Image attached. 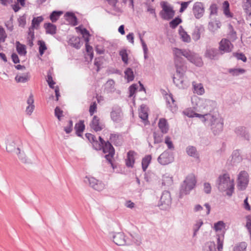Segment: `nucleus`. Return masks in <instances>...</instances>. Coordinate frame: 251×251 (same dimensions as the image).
I'll use <instances>...</instances> for the list:
<instances>
[{
	"instance_id": "nucleus-1",
	"label": "nucleus",
	"mask_w": 251,
	"mask_h": 251,
	"mask_svg": "<svg viewBox=\"0 0 251 251\" xmlns=\"http://www.w3.org/2000/svg\"><path fill=\"white\" fill-rule=\"evenodd\" d=\"M174 62L176 72L186 71V68L184 65V60L182 56L186 57L190 62L200 67L202 65L201 58L196 53L187 50H181L178 48L173 49Z\"/></svg>"
},
{
	"instance_id": "nucleus-2",
	"label": "nucleus",
	"mask_w": 251,
	"mask_h": 251,
	"mask_svg": "<svg viewBox=\"0 0 251 251\" xmlns=\"http://www.w3.org/2000/svg\"><path fill=\"white\" fill-rule=\"evenodd\" d=\"M202 122H207L210 125L211 130L215 135L220 134L223 130L224 121L216 113L205 114Z\"/></svg>"
},
{
	"instance_id": "nucleus-3",
	"label": "nucleus",
	"mask_w": 251,
	"mask_h": 251,
	"mask_svg": "<svg viewBox=\"0 0 251 251\" xmlns=\"http://www.w3.org/2000/svg\"><path fill=\"white\" fill-rule=\"evenodd\" d=\"M216 185L220 191H226V194L230 197L234 191V183L230 179L228 174H224L219 176L217 181Z\"/></svg>"
},
{
	"instance_id": "nucleus-4",
	"label": "nucleus",
	"mask_w": 251,
	"mask_h": 251,
	"mask_svg": "<svg viewBox=\"0 0 251 251\" xmlns=\"http://www.w3.org/2000/svg\"><path fill=\"white\" fill-rule=\"evenodd\" d=\"M195 100L198 110L203 113V114L212 113L216 107V102L209 99L195 98L192 100Z\"/></svg>"
},
{
	"instance_id": "nucleus-5",
	"label": "nucleus",
	"mask_w": 251,
	"mask_h": 251,
	"mask_svg": "<svg viewBox=\"0 0 251 251\" xmlns=\"http://www.w3.org/2000/svg\"><path fill=\"white\" fill-rule=\"evenodd\" d=\"M197 183L195 175L193 174L188 175L181 184L179 194L182 197L184 195L189 194L190 192L194 188Z\"/></svg>"
},
{
	"instance_id": "nucleus-6",
	"label": "nucleus",
	"mask_w": 251,
	"mask_h": 251,
	"mask_svg": "<svg viewBox=\"0 0 251 251\" xmlns=\"http://www.w3.org/2000/svg\"><path fill=\"white\" fill-rule=\"evenodd\" d=\"M185 71L176 72L173 76V82L179 89L186 88L189 85V80L184 75Z\"/></svg>"
},
{
	"instance_id": "nucleus-7",
	"label": "nucleus",
	"mask_w": 251,
	"mask_h": 251,
	"mask_svg": "<svg viewBox=\"0 0 251 251\" xmlns=\"http://www.w3.org/2000/svg\"><path fill=\"white\" fill-rule=\"evenodd\" d=\"M42 17L39 16L35 17L32 20L31 25L28 28V36L27 37V43L30 46L32 47L33 45V41L34 39V29H37L40 24L43 21Z\"/></svg>"
},
{
	"instance_id": "nucleus-8",
	"label": "nucleus",
	"mask_w": 251,
	"mask_h": 251,
	"mask_svg": "<svg viewBox=\"0 0 251 251\" xmlns=\"http://www.w3.org/2000/svg\"><path fill=\"white\" fill-rule=\"evenodd\" d=\"M171 203L172 199L170 192L167 191H163L158 203L160 209L163 210H168L170 208Z\"/></svg>"
},
{
	"instance_id": "nucleus-9",
	"label": "nucleus",
	"mask_w": 251,
	"mask_h": 251,
	"mask_svg": "<svg viewBox=\"0 0 251 251\" xmlns=\"http://www.w3.org/2000/svg\"><path fill=\"white\" fill-rule=\"evenodd\" d=\"M17 70L23 71L22 73L20 72L17 73V82L25 83L29 80L30 74L25 66L17 65Z\"/></svg>"
},
{
	"instance_id": "nucleus-10",
	"label": "nucleus",
	"mask_w": 251,
	"mask_h": 251,
	"mask_svg": "<svg viewBox=\"0 0 251 251\" xmlns=\"http://www.w3.org/2000/svg\"><path fill=\"white\" fill-rule=\"evenodd\" d=\"M162 7L163 9L160 12V15L163 19L169 20L173 18L175 11L172 7L168 5L166 2H163Z\"/></svg>"
},
{
	"instance_id": "nucleus-11",
	"label": "nucleus",
	"mask_w": 251,
	"mask_h": 251,
	"mask_svg": "<svg viewBox=\"0 0 251 251\" xmlns=\"http://www.w3.org/2000/svg\"><path fill=\"white\" fill-rule=\"evenodd\" d=\"M101 149L104 153H108L105 155V158L112 163V159L115 154V150L109 141H107L102 145Z\"/></svg>"
},
{
	"instance_id": "nucleus-12",
	"label": "nucleus",
	"mask_w": 251,
	"mask_h": 251,
	"mask_svg": "<svg viewBox=\"0 0 251 251\" xmlns=\"http://www.w3.org/2000/svg\"><path fill=\"white\" fill-rule=\"evenodd\" d=\"M172 153L166 150L162 153L158 157V162L162 165H168L174 161Z\"/></svg>"
},
{
	"instance_id": "nucleus-13",
	"label": "nucleus",
	"mask_w": 251,
	"mask_h": 251,
	"mask_svg": "<svg viewBox=\"0 0 251 251\" xmlns=\"http://www.w3.org/2000/svg\"><path fill=\"white\" fill-rule=\"evenodd\" d=\"M233 48V45L227 39H222L219 43V50L221 54L226 52H231Z\"/></svg>"
},
{
	"instance_id": "nucleus-14",
	"label": "nucleus",
	"mask_w": 251,
	"mask_h": 251,
	"mask_svg": "<svg viewBox=\"0 0 251 251\" xmlns=\"http://www.w3.org/2000/svg\"><path fill=\"white\" fill-rule=\"evenodd\" d=\"M249 182V176L244 171H241L238 175V186L239 189L243 190L246 189Z\"/></svg>"
},
{
	"instance_id": "nucleus-15",
	"label": "nucleus",
	"mask_w": 251,
	"mask_h": 251,
	"mask_svg": "<svg viewBox=\"0 0 251 251\" xmlns=\"http://www.w3.org/2000/svg\"><path fill=\"white\" fill-rule=\"evenodd\" d=\"M84 181L86 183L88 182L90 186L96 190L100 191L102 190L105 187V185L101 181H100L94 177H85Z\"/></svg>"
},
{
	"instance_id": "nucleus-16",
	"label": "nucleus",
	"mask_w": 251,
	"mask_h": 251,
	"mask_svg": "<svg viewBox=\"0 0 251 251\" xmlns=\"http://www.w3.org/2000/svg\"><path fill=\"white\" fill-rule=\"evenodd\" d=\"M204 9L203 4L200 2H195L193 5V12L197 19L201 18L204 13Z\"/></svg>"
},
{
	"instance_id": "nucleus-17",
	"label": "nucleus",
	"mask_w": 251,
	"mask_h": 251,
	"mask_svg": "<svg viewBox=\"0 0 251 251\" xmlns=\"http://www.w3.org/2000/svg\"><path fill=\"white\" fill-rule=\"evenodd\" d=\"M90 126L96 132H97L101 131L104 127V125L100 121L98 117L94 116L90 123Z\"/></svg>"
},
{
	"instance_id": "nucleus-18",
	"label": "nucleus",
	"mask_w": 251,
	"mask_h": 251,
	"mask_svg": "<svg viewBox=\"0 0 251 251\" xmlns=\"http://www.w3.org/2000/svg\"><path fill=\"white\" fill-rule=\"evenodd\" d=\"M204 206L205 208L200 204L196 205L194 207V212H200L202 216L208 215L210 213L211 206L207 203H205Z\"/></svg>"
},
{
	"instance_id": "nucleus-19",
	"label": "nucleus",
	"mask_w": 251,
	"mask_h": 251,
	"mask_svg": "<svg viewBox=\"0 0 251 251\" xmlns=\"http://www.w3.org/2000/svg\"><path fill=\"white\" fill-rule=\"evenodd\" d=\"M122 110L119 107H115L112 108L110 113L111 119L115 122H119L122 120Z\"/></svg>"
},
{
	"instance_id": "nucleus-20",
	"label": "nucleus",
	"mask_w": 251,
	"mask_h": 251,
	"mask_svg": "<svg viewBox=\"0 0 251 251\" xmlns=\"http://www.w3.org/2000/svg\"><path fill=\"white\" fill-rule=\"evenodd\" d=\"M113 242L118 246H124L126 244V239L123 233L119 232L113 235Z\"/></svg>"
},
{
	"instance_id": "nucleus-21",
	"label": "nucleus",
	"mask_w": 251,
	"mask_h": 251,
	"mask_svg": "<svg viewBox=\"0 0 251 251\" xmlns=\"http://www.w3.org/2000/svg\"><path fill=\"white\" fill-rule=\"evenodd\" d=\"M234 132L238 136L246 140L249 139L250 135L246 127L244 126L237 127L235 128Z\"/></svg>"
},
{
	"instance_id": "nucleus-22",
	"label": "nucleus",
	"mask_w": 251,
	"mask_h": 251,
	"mask_svg": "<svg viewBox=\"0 0 251 251\" xmlns=\"http://www.w3.org/2000/svg\"><path fill=\"white\" fill-rule=\"evenodd\" d=\"M136 154L137 153L133 151H130L127 152V158L126 159V164L127 167H133Z\"/></svg>"
},
{
	"instance_id": "nucleus-23",
	"label": "nucleus",
	"mask_w": 251,
	"mask_h": 251,
	"mask_svg": "<svg viewBox=\"0 0 251 251\" xmlns=\"http://www.w3.org/2000/svg\"><path fill=\"white\" fill-rule=\"evenodd\" d=\"M221 54L219 50L215 48H210L206 50L205 55L211 59H217Z\"/></svg>"
},
{
	"instance_id": "nucleus-24",
	"label": "nucleus",
	"mask_w": 251,
	"mask_h": 251,
	"mask_svg": "<svg viewBox=\"0 0 251 251\" xmlns=\"http://www.w3.org/2000/svg\"><path fill=\"white\" fill-rule=\"evenodd\" d=\"M242 6L247 20L251 19V0H246Z\"/></svg>"
},
{
	"instance_id": "nucleus-25",
	"label": "nucleus",
	"mask_w": 251,
	"mask_h": 251,
	"mask_svg": "<svg viewBox=\"0 0 251 251\" xmlns=\"http://www.w3.org/2000/svg\"><path fill=\"white\" fill-rule=\"evenodd\" d=\"M204 31V28L202 25L195 27L192 33V38L194 40L198 41L201 38V35Z\"/></svg>"
},
{
	"instance_id": "nucleus-26",
	"label": "nucleus",
	"mask_w": 251,
	"mask_h": 251,
	"mask_svg": "<svg viewBox=\"0 0 251 251\" xmlns=\"http://www.w3.org/2000/svg\"><path fill=\"white\" fill-rule=\"evenodd\" d=\"M85 136L90 142L92 144L95 150H100V144H99V141L96 139V137L94 135L91 133H86L85 134Z\"/></svg>"
},
{
	"instance_id": "nucleus-27",
	"label": "nucleus",
	"mask_w": 251,
	"mask_h": 251,
	"mask_svg": "<svg viewBox=\"0 0 251 251\" xmlns=\"http://www.w3.org/2000/svg\"><path fill=\"white\" fill-rule=\"evenodd\" d=\"M183 113L185 115L190 118H192L194 117H198L201 120L202 122L203 121V119L205 117V114H201L197 113L191 109H185V110L183 111Z\"/></svg>"
},
{
	"instance_id": "nucleus-28",
	"label": "nucleus",
	"mask_w": 251,
	"mask_h": 251,
	"mask_svg": "<svg viewBox=\"0 0 251 251\" xmlns=\"http://www.w3.org/2000/svg\"><path fill=\"white\" fill-rule=\"evenodd\" d=\"M186 151L188 155L197 159H199L200 154L195 147L192 146H188L186 149Z\"/></svg>"
},
{
	"instance_id": "nucleus-29",
	"label": "nucleus",
	"mask_w": 251,
	"mask_h": 251,
	"mask_svg": "<svg viewBox=\"0 0 251 251\" xmlns=\"http://www.w3.org/2000/svg\"><path fill=\"white\" fill-rule=\"evenodd\" d=\"M33 96L32 94H30L27 100V103L28 106L26 108L25 112L27 115H30L33 111L34 109V105Z\"/></svg>"
},
{
	"instance_id": "nucleus-30",
	"label": "nucleus",
	"mask_w": 251,
	"mask_h": 251,
	"mask_svg": "<svg viewBox=\"0 0 251 251\" xmlns=\"http://www.w3.org/2000/svg\"><path fill=\"white\" fill-rule=\"evenodd\" d=\"M221 24L218 20L209 22L208 25V29L211 32L215 33L220 28Z\"/></svg>"
},
{
	"instance_id": "nucleus-31",
	"label": "nucleus",
	"mask_w": 251,
	"mask_h": 251,
	"mask_svg": "<svg viewBox=\"0 0 251 251\" xmlns=\"http://www.w3.org/2000/svg\"><path fill=\"white\" fill-rule=\"evenodd\" d=\"M158 127L163 133H167L169 130V125L167 120L164 118L160 119Z\"/></svg>"
},
{
	"instance_id": "nucleus-32",
	"label": "nucleus",
	"mask_w": 251,
	"mask_h": 251,
	"mask_svg": "<svg viewBox=\"0 0 251 251\" xmlns=\"http://www.w3.org/2000/svg\"><path fill=\"white\" fill-rule=\"evenodd\" d=\"M242 160V157L240 155L239 151L235 150L233 151L231 156V163L234 165L240 162Z\"/></svg>"
},
{
	"instance_id": "nucleus-33",
	"label": "nucleus",
	"mask_w": 251,
	"mask_h": 251,
	"mask_svg": "<svg viewBox=\"0 0 251 251\" xmlns=\"http://www.w3.org/2000/svg\"><path fill=\"white\" fill-rule=\"evenodd\" d=\"M65 17L67 21L73 25H77V18L73 13L67 12L65 14Z\"/></svg>"
},
{
	"instance_id": "nucleus-34",
	"label": "nucleus",
	"mask_w": 251,
	"mask_h": 251,
	"mask_svg": "<svg viewBox=\"0 0 251 251\" xmlns=\"http://www.w3.org/2000/svg\"><path fill=\"white\" fill-rule=\"evenodd\" d=\"M192 85L194 93L199 95H202L204 93V89L201 83H197L195 82H193Z\"/></svg>"
},
{
	"instance_id": "nucleus-35",
	"label": "nucleus",
	"mask_w": 251,
	"mask_h": 251,
	"mask_svg": "<svg viewBox=\"0 0 251 251\" xmlns=\"http://www.w3.org/2000/svg\"><path fill=\"white\" fill-rule=\"evenodd\" d=\"M44 27L47 34L53 35L56 33V26L51 23H46L44 25Z\"/></svg>"
},
{
	"instance_id": "nucleus-36",
	"label": "nucleus",
	"mask_w": 251,
	"mask_h": 251,
	"mask_svg": "<svg viewBox=\"0 0 251 251\" xmlns=\"http://www.w3.org/2000/svg\"><path fill=\"white\" fill-rule=\"evenodd\" d=\"M173 183V177L170 174H165L162 176V184L168 186H171Z\"/></svg>"
},
{
	"instance_id": "nucleus-37",
	"label": "nucleus",
	"mask_w": 251,
	"mask_h": 251,
	"mask_svg": "<svg viewBox=\"0 0 251 251\" xmlns=\"http://www.w3.org/2000/svg\"><path fill=\"white\" fill-rule=\"evenodd\" d=\"M179 34L180 36H181V38H182V40L184 42H190L191 41V38L190 36L187 34L186 32L185 31L184 29L182 28L181 26H180L179 27Z\"/></svg>"
},
{
	"instance_id": "nucleus-38",
	"label": "nucleus",
	"mask_w": 251,
	"mask_h": 251,
	"mask_svg": "<svg viewBox=\"0 0 251 251\" xmlns=\"http://www.w3.org/2000/svg\"><path fill=\"white\" fill-rule=\"evenodd\" d=\"M80 39L79 38L75 36H73L69 41V43L74 48L78 49L80 48Z\"/></svg>"
},
{
	"instance_id": "nucleus-39",
	"label": "nucleus",
	"mask_w": 251,
	"mask_h": 251,
	"mask_svg": "<svg viewBox=\"0 0 251 251\" xmlns=\"http://www.w3.org/2000/svg\"><path fill=\"white\" fill-rule=\"evenodd\" d=\"M84 128L85 126L83 121H80L75 124V129L78 136H81V133L83 131Z\"/></svg>"
},
{
	"instance_id": "nucleus-40",
	"label": "nucleus",
	"mask_w": 251,
	"mask_h": 251,
	"mask_svg": "<svg viewBox=\"0 0 251 251\" xmlns=\"http://www.w3.org/2000/svg\"><path fill=\"white\" fill-rule=\"evenodd\" d=\"M110 140L116 146H120L122 144V140L119 134H111Z\"/></svg>"
},
{
	"instance_id": "nucleus-41",
	"label": "nucleus",
	"mask_w": 251,
	"mask_h": 251,
	"mask_svg": "<svg viewBox=\"0 0 251 251\" xmlns=\"http://www.w3.org/2000/svg\"><path fill=\"white\" fill-rule=\"evenodd\" d=\"M167 102L169 104V106L170 107L171 111L173 112H176L177 110L176 105L175 103V100L173 99L172 95H169V97L167 98Z\"/></svg>"
},
{
	"instance_id": "nucleus-42",
	"label": "nucleus",
	"mask_w": 251,
	"mask_h": 251,
	"mask_svg": "<svg viewBox=\"0 0 251 251\" xmlns=\"http://www.w3.org/2000/svg\"><path fill=\"white\" fill-rule=\"evenodd\" d=\"M17 52L21 55H25L26 53V46L17 41Z\"/></svg>"
},
{
	"instance_id": "nucleus-43",
	"label": "nucleus",
	"mask_w": 251,
	"mask_h": 251,
	"mask_svg": "<svg viewBox=\"0 0 251 251\" xmlns=\"http://www.w3.org/2000/svg\"><path fill=\"white\" fill-rule=\"evenodd\" d=\"M203 251H216L215 244L213 242H207L203 247Z\"/></svg>"
},
{
	"instance_id": "nucleus-44",
	"label": "nucleus",
	"mask_w": 251,
	"mask_h": 251,
	"mask_svg": "<svg viewBox=\"0 0 251 251\" xmlns=\"http://www.w3.org/2000/svg\"><path fill=\"white\" fill-rule=\"evenodd\" d=\"M151 159V155H148L143 158L142 161V169L143 171H145L147 169Z\"/></svg>"
},
{
	"instance_id": "nucleus-45",
	"label": "nucleus",
	"mask_w": 251,
	"mask_h": 251,
	"mask_svg": "<svg viewBox=\"0 0 251 251\" xmlns=\"http://www.w3.org/2000/svg\"><path fill=\"white\" fill-rule=\"evenodd\" d=\"M7 37V35L4 28L0 25V50H3V47L1 45V43H4Z\"/></svg>"
},
{
	"instance_id": "nucleus-46",
	"label": "nucleus",
	"mask_w": 251,
	"mask_h": 251,
	"mask_svg": "<svg viewBox=\"0 0 251 251\" xmlns=\"http://www.w3.org/2000/svg\"><path fill=\"white\" fill-rule=\"evenodd\" d=\"M225 223L222 221H220L214 224L213 228L216 232H218L222 231L223 229H225Z\"/></svg>"
},
{
	"instance_id": "nucleus-47",
	"label": "nucleus",
	"mask_w": 251,
	"mask_h": 251,
	"mask_svg": "<svg viewBox=\"0 0 251 251\" xmlns=\"http://www.w3.org/2000/svg\"><path fill=\"white\" fill-rule=\"evenodd\" d=\"M224 13L228 18L232 16L229 11V4L227 1H225L223 3Z\"/></svg>"
},
{
	"instance_id": "nucleus-48",
	"label": "nucleus",
	"mask_w": 251,
	"mask_h": 251,
	"mask_svg": "<svg viewBox=\"0 0 251 251\" xmlns=\"http://www.w3.org/2000/svg\"><path fill=\"white\" fill-rule=\"evenodd\" d=\"M86 42V50L88 53V54L90 56V59H92L93 57V48L88 44L89 39L88 37H86L85 39Z\"/></svg>"
},
{
	"instance_id": "nucleus-49",
	"label": "nucleus",
	"mask_w": 251,
	"mask_h": 251,
	"mask_svg": "<svg viewBox=\"0 0 251 251\" xmlns=\"http://www.w3.org/2000/svg\"><path fill=\"white\" fill-rule=\"evenodd\" d=\"M5 25L9 31L13 30L14 27L13 15L11 16L9 19L5 22Z\"/></svg>"
},
{
	"instance_id": "nucleus-50",
	"label": "nucleus",
	"mask_w": 251,
	"mask_h": 251,
	"mask_svg": "<svg viewBox=\"0 0 251 251\" xmlns=\"http://www.w3.org/2000/svg\"><path fill=\"white\" fill-rule=\"evenodd\" d=\"M63 13L62 11H53L50 16V18L52 22H55L59 18L60 16Z\"/></svg>"
},
{
	"instance_id": "nucleus-51",
	"label": "nucleus",
	"mask_w": 251,
	"mask_h": 251,
	"mask_svg": "<svg viewBox=\"0 0 251 251\" xmlns=\"http://www.w3.org/2000/svg\"><path fill=\"white\" fill-rule=\"evenodd\" d=\"M125 77L128 80V81H132L134 79V75L132 70L128 68L125 72Z\"/></svg>"
},
{
	"instance_id": "nucleus-52",
	"label": "nucleus",
	"mask_w": 251,
	"mask_h": 251,
	"mask_svg": "<svg viewBox=\"0 0 251 251\" xmlns=\"http://www.w3.org/2000/svg\"><path fill=\"white\" fill-rule=\"evenodd\" d=\"M115 82L112 79L108 80L105 84V89L108 92H113L115 90Z\"/></svg>"
},
{
	"instance_id": "nucleus-53",
	"label": "nucleus",
	"mask_w": 251,
	"mask_h": 251,
	"mask_svg": "<svg viewBox=\"0 0 251 251\" xmlns=\"http://www.w3.org/2000/svg\"><path fill=\"white\" fill-rule=\"evenodd\" d=\"M181 22V19L179 17H176L170 22V26L172 28H175Z\"/></svg>"
},
{
	"instance_id": "nucleus-54",
	"label": "nucleus",
	"mask_w": 251,
	"mask_h": 251,
	"mask_svg": "<svg viewBox=\"0 0 251 251\" xmlns=\"http://www.w3.org/2000/svg\"><path fill=\"white\" fill-rule=\"evenodd\" d=\"M217 249L220 251L223 248V243H224V235L220 236L219 235H217Z\"/></svg>"
},
{
	"instance_id": "nucleus-55",
	"label": "nucleus",
	"mask_w": 251,
	"mask_h": 251,
	"mask_svg": "<svg viewBox=\"0 0 251 251\" xmlns=\"http://www.w3.org/2000/svg\"><path fill=\"white\" fill-rule=\"evenodd\" d=\"M246 248V243L245 242H242L234 247L233 251H245Z\"/></svg>"
},
{
	"instance_id": "nucleus-56",
	"label": "nucleus",
	"mask_w": 251,
	"mask_h": 251,
	"mask_svg": "<svg viewBox=\"0 0 251 251\" xmlns=\"http://www.w3.org/2000/svg\"><path fill=\"white\" fill-rule=\"evenodd\" d=\"M120 55L122 57V61L126 64L128 63V55L126 50H122L119 52Z\"/></svg>"
},
{
	"instance_id": "nucleus-57",
	"label": "nucleus",
	"mask_w": 251,
	"mask_h": 251,
	"mask_svg": "<svg viewBox=\"0 0 251 251\" xmlns=\"http://www.w3.org/2000/svg\"><path fill=\"white\" fill-rule=\"evenodd\" d=\"M203 222L201 220H199L196 221V224L194 225L193 230H194V236L197 234V232L201 226L203 225Z\"/></svg>"
},
{
	"instance_id": "nucleus-58",
	"label": "nucleus",
	"mask_w": 251,
	"mask_h": 251,
	"mask_svg": "<svg viewBox=\"0 0 251 251\" xmlns=\"http://www.w3.org/2000/svg\"><path fill=\"white\" fill-rule=\"evenodd\" d=\"M38 45H39V53L41 55H42L45 51L47 50V47L45 44V43L43 41H39Z\"/></svg>"
},
{
	"instance_id": "nucleus-59",
	"label": "nucleus",
	"mask_w": 251,
	"mask_h": 251,
	"mask_svg": "<svg viewBox=\"0 0 251 251\" xmlns=\"http://www.w3.org/2000/svg\"><path fill=\"white\" fill-rule=\"evenodd\" d=\"M17 150L19 151L18 155L19 159L24 163H28L27 161V159L24 152L23 151H22L19 148H17Z\"/></svg>"
},
{
	"instance_id": "nucleus-60",
	"label": "nucleus",
	"mask_w": 251,
	"mask_h": 251,
	"mask_svg": "<svg viewBox=\"0 0 251 251\" xmlns=\"http://www.w3.org/2000/svg\"><path fill=\"white\" fill-rule=\"evenodd\" d=\"M139 117L142 119L143 120L145 121L147 119L148 115L143 106L142 105L141 106V109L140 110L139 113Z\"/></svg>"
},
{
	"instance_id": "nucleus-61",
	"label": "nucleus",
	"mask_w": 251,
	"mask_h": 251,
	"mask_svg": "<svg viewBox=\"0 0 251 251\" xmlns=\"http://www.w3.org/2000/svg\"><path fill=\"white\" fill-rule=\"evenodd\" d=\"M246 72L244 69H234L229 70V73L232 75L237 76L240 74H243Z\"/></svg>"
},
{
	"instance_id": "nucleus-62",
	"label": "nucleus",
	"mask_w": 251,
	"mask_h": 251,
	"mask_svg": "<svg viewBox=\"0 0 251 251\" xmlns=\"http://www.w3.org/2000/svg\"><path fill=\"white\" fill-rule=\"evenodd\" d=\"M228 29L229 30V36L231 40L234 41L236 39V33L234 30L233 26L231 25H228Z\"/></svg>"
},
{
	"instance_id": "nucleus-63",
	"label": "nucleus",
	"mask_w": 251,
	"mask_h": 251,
	"mask_svg": "<svg viewBox=\"0 0 251 251\" xmlns=\"http://www.w3.org/2000/svg\"><path fill=\"white\" fill-rule=\"evenodd\" d=\"M165 143L167 145L168 149L171 150H174V146L171 141V138L169 136H166L165 139Z\"/></svg>"
},
{
	"instance_id": "nucleus-64",
	"label": "nucleus",
	"mask_w": 251,
	"mask_h": 251,
	"mask_svg": "<svg viewBox=\"0 0 251 251\" xmlns=\"http://www.w3.org/2000/svg\"><path fill=\"white\" fill-rule=\"evenodd\" d=\"M63 111L58 106L54 110L55 116L57 118L59 121H61V117L63 116Z\"/></svg>"
}]
</instances>
